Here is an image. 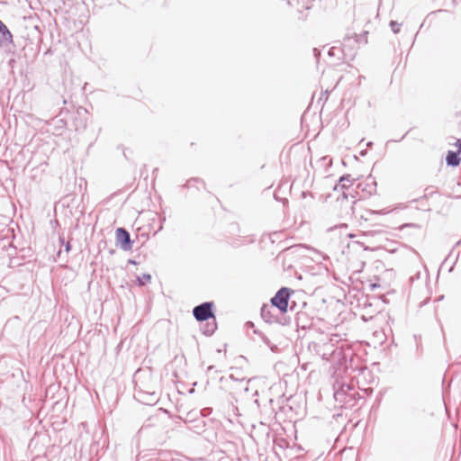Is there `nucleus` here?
I'll return each instance as SVG.
<instances>
[{"instance_id": "1", "label": "nucleus", "mask_w": 461, "mask_h": 461, "mask_svg": "<svg viewBox=\"0 0 461 461\" xmlns=\"http://www.w3.org/2000/svg\"><path fill=\"white\" fill-rule=\"evenodd\" d=\"M291 291L286 288H281L275 296L271 299L270 304H264L261 308L262 318L269 323L276 322L278 317L272 312L273 307H276L281 314H285L288 310L289 299Z\"/></svg>"}, {"instance_id": "2", "label": "nucleus", "mask_w": 461, "mask_h": 461, "mask_svg": "<svg viewBox=\"0 0 461 461\" xmlns=\"http://www.w3.org/2000/svg\"><path fill=\"white\" fill-rule=\"evenodd\" d=\"M212 303H204L199 306H196L194 309V316L199 321H203L211 317H213V313L212 312Z\"/></svg>"}, {"instance_id": "3", "label": "nucleus", "mask_w": 461, "mask_h": 461, "mask_svg": "<svg viewBox=\"0 0 461 461\" xmlns=\"http://www.w3.org/2000/svg\"><path fill=\"white\" fill-rule=\"evenodd\" d=\"M455 147L456 148V151H448L446 158L447 165L453 167H456L460 163L458 154L461 153V138L456 140Z\"/></svg>"}, {"instance_id": "4", "label": "nucleus", "mask_w": 461, "mask_h": 461, "mask_svg": "<svg viewBox=\"0 0 461 461\" xmlns=\"http://www.w3.org/2000/svg\"><path fill=\"white\" fill-rule=\"evenodd\" d=\"M115 238L124 249H130V234L125 229L118 228L115 231Z\"/></svg>"}, {"instance_id": "5", "label": "nucleus", "mask_w": 461, "mask_h": 461, "mask_svg": "<svg viewBox=\"0 0 461 461\" xmlns=\"http://www.w3.org/2000/svg\"><path fill=\"white\" fill-rule=\"evenodd\" d=\"M0 33L5 39H12V33L5 25V23L0 20Z\"/></svg>"}]
</instances>
